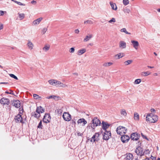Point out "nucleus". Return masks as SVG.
Listing matches in <instances>:
<instances>
[{"instance_id": "obj_1", "label": "nucleus", "mask_w": 160, "mask_h": 160, "mask_svg": "<svg viewBox=\"0 0 160 160\" xmlns=\"http://www.w3.org/2000/svg\"><path fill=\"white\" fill-rule=\"evenodd\" d=\"M91 122V123L88 124L87 128H90L91 127L93 130L94 129L95 127L100 125L101 123L100 120L97 118H95L92 119Z\"/></svg>"}, {"instance_id": "obj_2", "label": "nucleus", "mask_w": 160, "mask_h": 160, "mask_svg": "<svg viewBox=\"0 0 160 160\" xmlns=\"http://www.w3.org/2000/svg\"><path fill=\"white\" fill-rule=\"evenodd\" d=\"M158 116L151 113L148 114L146 117V121L151 123H155L158 121Z\"/></svg>"}, {"instance_id": "obj_3", "label": "nucleus", "mask_w": 160, "mask_h": 160, "mask_svg": "<svg viewBox=\"0 0 160 160\" xmlns=\"http://www.w3.org/2000/svg\"><path fill=\"white\" fill-rule=\"evenodd\" d=\"M116 131L118 134L122 135L126 133L127 129L124 127L119 126L117 128Z\"/></svg>"}, {"instance_id": "obj_4", "label": "nucleus", "mask_w": 160, "mask_h": 160, "mask_svg": "<svg viewBox=\"0 0 160 160\" xmlns=\"http://www.w3.org/2000/svg\"><path fill=\"white\" fill-rule=\"evenodd\" d=\"M135 152L138 155L142 156L144 155L143 149L140 146L136 148Z\"/></svg>"}, {"instance_id": "obj_5", "label": "nucleus", "mask_w": 160, "mask_h": 160, "mask_svg": "<svg viewBox=\"0 0 160 160\" xmlns=\"http://www.w3.org/2000/svg\"><path fill=\"white\" fill-rule=\"evenodd\" d=\"M111 137V133L110 131H105L103 134V139L105 140H108Z\"/></svg>"}, {"instance_id": "obj_6", "label": "nucleus", "mask_w": 160, "mask_h": 160, "mask_svg": "<svg viewBox=\"0 0 160 160\" xmlns=\"http://www.w3.org/2000/svg\"><path fill=\"white\" fill-rule=\"evenodd\" d=\"M64 120L66 121H69L71 119L70 115L67 112H64L62 115Z\"/></svg>"}, {"instance_id": "obj_7", "label": "nucleus", "mask_w": 160, "mask_h": 160, "mask_svg": "<svg viewBox=\"0 0 160 160\" xmlns=\"http://www.w3.org/2000/svg\"><path fill=\"white\" fill-rule=\"evenodd\" d=\"M140 137L139 134L137 133L134 132L130 136V138L133 140L137 141Z\"/></svg>"}, {"instance_id": "obj_8", "label": "nucleus", "mask_w": 160, "mask_h": 160, "mask_svg": "<svg viewBox=\"0 0 160 160\" xmlns=\"http://www.w3.org/2000/svg\"><path fill=\"white\" fill-rule=\"evenodd\" d=\"M0 103L3 105H8L10 103L9 99L3 98L0 100Z\"/></svg>"}, {"instance_id": "obj_9", "label": "nucleus", "mask_w": 160, "mask_h": 160, "mask_svg": "<svg viewBox=\"0 0 160 160\" xmlns=\"http://www.w3.org/2000/svg\"><path fill=\"white\" fill-rule=\"evenodd\" d=\"M51 118L50 115L49 114H46L44 116L42 121L45 123L49 122Z\"/></svg>"}, {"instance_id": "obj_10", "label": "nucleus", "mask_w": 160, "mask_h": 160, "mask_svg": "<svg viewBox=\"0 0 160 160\" xmlns=\"http://www.w3.org/2000/svg\"><path fill=\"white\" fill-rule=\"evenodd\" d=\"M130 139L129 136L127 135H124L122 136L121 138V141L123 143L127 142Z\"/></svg>"}, {"instance_id": "obj_11", "label": "nucleus", "mask_w": 160, "mask_h": 160, "mask_svg": "<svg viewBox=\"0 0 160 160\" xmlns=\"http://www.w3.org/2000/svg\"><path fill=\"white\" fill-rule=\"evenodd\" d=\"M14 119L16 122L23 123L21 115L20 114L17 115L15 117Z\"/></svg>"}, {"instance_id": "obj_12", "label": "nucleus", "mask_w": 160, "mask_h": 160, "mask_svg": "<svg viewBox=\"0 0 160 160\" xmlns=\"http://www.w3.org/2000/svg\"><path fill=\"white\" fill-rule=\"evenodd\" d=\"M131 42L132 43L133 47L136 49L137 50L139 46V43L138 41L134 40H132Z\"/></svg>"}, {"instance_id": "obj_13", "label": "nucleus", "mask_w": 160, "mask_h": 160, "mask_svg": "<svg viewBox=\"0 0 160 160\" xmlns=\"http://www.w3.org/2000/svg\"><path fill=\"white\" fill-rule=\"evenodd\" d=\"M126 47V43L124 41H120L119 42V48L121 49H124Z\"/></svg>"}, {"instance_id": "obj_14", "label": "nucleus", "mask_w": 160, "mask_h": 160, "mask_svg": "<svg viewBox=\"0 0 160 160\" xmlns=\"http://www.w3.org/2000/svg\"><path fill=\"white\" fill-rule=\"evenodd\" d=\"M12 105L16 108H18L21 106V102L18 100H14L12 103Z\"/></svg>"}, {"instance_id": "obj_15", "label": "nucleus", "mask_w": 160, "mask_h": 160, "mask_svg": "<svg viewBox=\"0 0 160 160\" xmlns=\"http://www.w3.org/2000/svg\"><path fill=\"white\" fill-rule=\"evenodd\" d=\"M124 56L125 54L123 52H120L115 55L114 57L116 59H118L122 58L124 57Z\"/></svg>"}, {"instance_id": "obj_16", "label": "nucleus", "mask_w": 160, "mask_h": 160, "mask_svg": "<svg viewBox=\"0 0 160 160\" xmlns=\"http://www.w3.org/2000/svg\"><path fill=\"white\" fill-rule=\"evenodd\" d=\"M126 155L125 157L126 160H133V156L132 154L128 153L126 154Z\"/></svg>"}, {"instance_id": "obj_17", "label": "nucleus", "mask_w": 160, "mask_h": 160, "mask_svg": "<svg viewBox=\"0 0 160 160\" xmlns=\"http://www.w3.org/2000/svg\"><path fill=\"white\" fill-rule=\"evenodd\" d=\"M78 124L82 123V126H84L87 123V121L83 118L79 119L77 121Z\"/></svg>"}, {"instance_id": "obj_18", "label": "nucleus", "mask_w": 160, "mask_h": 160, "mask_svg": "<svg viewBox=\"0 0 160 160\" xmlns=\"http://www.w3.org/2000/svg\"><path fill=\"white\" fill-rule=\"evenodd\" d=\"M110 126V125L108 123L104 121L102 122V128L105 131L106 130V129Z\"/></svg>"}, {"instance_id": "obj_19", "label": "nucleus", "mask_w": 160, "mask_h": 160, "mask_svg": "<svg viewBox=\"0 0 160 160\" xmlns=\"http://www.w3.org/2000/svg\"><path fill=\"white\" fill-rule=\"evenodd\" d=\"M42 18H40L33 21L32 22L33 25H35L39 24L40 22L42 20Z\"/></svg>"}, {"instance_id": "obj_20", "label": "nucleus", "mask_w": 160, "mask_h": 160, "mask_svg": "<svg viewBox=\"0 0 160 160\" xmlns=\"http://www.w3.org/2000/svg\"><path fill=\"white\" fill-rule=\"evenodd\" d=\"M44 111L42 107L40 106L37 107L36 110V112L37 113H39L40 114V113H42Z\"/></svg>"}, {"instance_id": "obj_21", "label": "nucleus", "mask_w": 160, "mask_h": 160, "mask_svg": "<svg viewBox=\"0 0 160 160\" xmlns=\"http://www.w3.org/2000/svg\"><path fill=\"white\" fill-rule=\"evenodd\" d=\"M57 80L55 79H51L48 81L49 84L51 85L56 86Z\"/></svg>"}, {"instance_id": "obj_22", "label": "nucleus", "mask_w": 160, "mask_h": 160, "mask_svg": "<svg viewBox=\"0 0 160 160\" xmlns=\"http://www.w3.org/2000/svg\"><path fill=\"white\" fill-rule=\"evenodd\" d=\"M110 5L112 9L114 10H116L117 9V8L116 4L112 2H110Z\"/></svg>"}, {"instance_id": "obj_23", "label": "nucleus", "mask_w": 160, "mask_h": 160, "mask_svg": "<svg viewBox=\"0 0 160 160\" xmlns=\"http://www.w3.org/2000/svg\"><path fill=\"white\" fill-rule=\"evenodd\" d=\"M27 46H28V48L31 50L33 49L34 47V45L32 43L29 41H28V42L27 43Z\"/></svg>"}, {"instance_id": "obj_24", "label": "nucleus", "mask_w": 160, "mask_h": 160, "mask_svg": "<svg viewBox=\"0 0 160 160\" xmlns=\"http://www.w3.org/2000/svg\"><path fill=\"white\" fill-rule=\"evenodd\" d=\"M86 52V49L85 48H82L78 50V55H81Z\"/></svg>"}, {"instance_id": "obj_25", "label": "nucleus", "mask_w": 160, "mask_h": 160, "mask_svg": "<svg viewBox=\"0 0 160 160\" xmlns=\"http://www.w3.org/2000/svg\"><path fill=\"white\" fill-rule=\"evenodd\" d=\"M92 35L91 34H89V36H86L85 38L84 39L83 41L86 42L89 40L91 38H92Z\"/></svg>"}, {"instance_id": "obj_26", "label": "nucleus", "mask_w": 160, "mask_h": 160, "mask_svg": "<svg viewBox=\"0 0 160 160\" xmlns=\"http://www.w3.org/2000/svg\"><path fill=\"white\" fill-rule=\"evenodd\" d=\"M50 48V46L49 45H45L44 47L42 48V50L45 51H48Z\"/></svg>"}, {"instance_id": "obj_27", "label": "nucleus", "mask_w": 160, "mask_h": 160, "mask_svg": "<svg viewBox=\"0 0 160 160\" xmlns=\"http://www.w3.org/2000/svg\"><path fill=\"white\" fill-rule=\"evenodd\" d=\"M134 118L135 120H139V115L138 113L135 112L134 114Z\"/></svg>"}, {"instance_id": "obj_28", "label": "nucleus", "mask_w": 160, "mask_h": 160, "mask_svg": "<svg viewBox=\"0 0 160 160\" xmlns=\"http://www.w3.org/2000/svg\"><path fill=\"white\" fill-rule=\"evenodd\" d=\"M150 74L151 73L149 71L144 72H142L141 75L145 77Z\"/></svg>"}, {"instance_id": "obj_29", "label": "nucleus", "mask_w": 160, "mask_h": 160, "mask_svg": "<svg viewBox=\"0 0 160 160\" xmlns=\"http://www.w3.org/2000/svg\"><path fill=\"white\" fill-rule=\"evenodd\" d=\"M120 113L121 115L126 116L127 115V113L126 110L124 109H122L121 110Z\"/></svg>"}, {"instance_id": "obj_30", "label": "nucleus", "mask_w": 160, "mask_h": 160, "mask_svg": "<svg viewBox=\"0 0 160 160\" xmlns=\"http://www.w3.org/2000/svg\"><path fill=\"white\" fill-rule=\"evenodd\" d=\"M120 31L121 32H124L126 34H129V35L131 34V33L130 32H128L127 31L126 28H122V29H121L120 30Z\"/></svg>"}, {"instance_id": "obj_31", "label": "nucleus", "mask_w": 160, "mask_h": 160, "mask_svg": "<svg viewBox=\"0 0 160 160\" xmlns=\"http://www.w3.org/2000/svg\"><path fill=\"white\" fill-rule=\"evenodd\" d=\"M113 64V63L111 62H105L103 64V66L104 67H107L112 65Z\"/></svg>"}, {"instance_id": "obj_32", "label": "nucleus", "mask_w": 160, "mask_h": 160, "mask_svg": "<svg viewBox=\"0 0 160 160\" xmlns=\"http://www.w3.org/2000/svg\"><path fill=\"white\" fill-rule=\"evenodd\" d=\"M11 0L13 2L15 3H16L17 4H18V5H19L23 6H25V4L22 3L20 2L17 1L15 0Z\"/></svg>"}, {"instance_id": "obj_33", "label": "nucleus", "mask_w": 160, "mask_h": 160, "mask_svg": "<svg viewBox=\"0 0 160 160\" xmlns=\"http://www.w3.org/2000/svg\"><path fill=\"white\" fill-rule=\"evenodd\" d=\"M132 62V60H128L125 61L124 63L126 65H128L131 64Z\"/></svg>"}, {"instance_id": "obj_34", "label": "nucleus", "mask_w": 160, "mask_h": 160, "mask_svg": "<svg viewBox=\"0 0 160 160\" xmlns=\"http://www.w3.org/2000/svg\"><path fill=\"white\" fill-rule=\"evenodd\" d=\"M18 14H19V17L20 18L21 20H22L24 18L25 15L24 13L20 14L18 13Z\"/></svg>"}, {"instance_id": "obj_35", "label": "nucleus", "mask_w": 160, "mask_h": 160, "mask_svg": "<svg viewBox=\"0 0 160 160\" xmlns=\"http://www.w3.org/2000/svg\"><path fill=\"white\" fill-rule=\"evenodd\" d=\"M68 86V85L66 84H64L61 82V84L59 85V87L62 88H66Z\"/></svg>"}, {"instance_id": "obj_36", "label": "nucleus", "mask_w": 160, "mask_h": 160, "mask_svg": "<svg viewBox=\"0 0 160 160\" xmlns=\"http://www.w3.org/2000/svg\"><path fill=\"white\" fill-rule=\"evenodd\" d=\"M84 23L85 24L86 23L92 24L93 23V22L91 20H88L87 21H85L84 22Z\"/></svg>"}, {"instance_id": "obj_37", "label": "nucleus", "mask_w": 160, "mask_h": 160, "mask_svg": "<svg viewBox=\"0 0 160 160\" xmlns=\"http://www.w3.org/2000/svg\"><path fill=\"white\" fill-rule=\"evenodd\" d=\"M141 82V80L140 79H138L135 80L134 81V84H138Z\"/></svg>"}, {"instance_id": "obj_38", "label": "nucleus", "mask_w": 160, "mask_h": 160, "mask_svg": "<svg viewBox=\"0 0 160 160\" xmlns=\"http://www.w3.org/2000/svg\"><path fill=\"white\" fill-rule=\"evenodd\" d=\"M96 137L95 136V135H94L92 138L91 139V142H94L96 141Z\"/></svg>"}, {"instance_id": "obj_39", "label": "nucleus", "mask_w": 160, "mask_h": 160, "mask_svg": "<svg viewBox=\"0 0 160 160\" xmlns=\"http://www.w3.org/2000/svg\"><path fill=\"white\" fill-rule=\"evenodd\" d=\"M123 2L124 5H127L129 4V1L128 0H123Z\"/></svg>"}, {"instance_id": "obj_40", "label": "nucleus", "mask_w": 160, "mask_h": 160, "mask_svg": "<svg viewBox=\"0 0 160 160\" xmlns=\"http://www.w3.org/2000/svg\"><path fill=\"white\" fill-rule=\"evenodd\" d=\"M33 96L34 98L35 99H38V98H41V97H40L39 95L37 94H33Z\"/></svg>"}, {"instance_id": "obj_41", "label": "nucleus", "mask_w": 160, "mask_h": 160, "mask_svg": "<svg viewBox=\"0 0 160 160\" xmlns=\"http://www.w3.org/2000/svg\"><path fill=\"white\" fill-rule=\"evenodd\" d=\"M48 29L47 28H43L42 30V33L44 34L47 31Z\"/></svg>"}, {"instance_id": "obj_42", "label": "nucleus", "mask_w": 160, "mask_h": 160, "mask_svg": "<svg viewBox=\"0 0 160 160\" xmlns=\"http://www.w3.org/2000/svg\"><path fill=\"white\" fill-rule=\"evenodd\" d=\"M9 75V76L11 77L14 78L16 80L18 79V78L16 76H15L14 74H10Z\"/></svg>"}, {"instance_id": "obj_43", "label": "nucleus", "mask_w": 160, "mask_h": 160, "mask_svg": "<svg viewBox=\"0 0 160 160\" xmlns=\"http://www.w3.org/2000/svg\"><path fill=\"white\" fill-rule=\"evenodd\" d=\"M38 128L42 129V122L41 121L37 127Z\"/></svg>"}, {"instance_id": "obj_44", "label": "nucleus", "mask_w": 160, "mask_h": 160, "mask_svg": "<svg viewBox=\"0 0 160 160\" xmlns=\"http://www.w3.org/2000/svg\"><path fill=\"white\" fill-rule=\"evenodd\" d=\"M13 91L11 90H9V91H6L5 92V93L8 94H11L14 95V94L12 92Z\"/></svg>"}, {"instance_id": "obj_45", "label": "nucleus", "mask_w": 160, "mask_h": 160, "mask_svg": "<svg viewBox=\"0 0 160 160\" xmlns=\"http://www.w3.org/2000/svg\"><path fill=\"white\" fill-rule=\"evenodd\" d=\"M94 135L96 137V138L97 139L96 141H98L99 139L98 137L99 136V133L98 132L95 133Z\"/></svg>"}, {"instance_id": "obj_46", "label": "nucleus", "mask_w": 160, "mask_h": 160, "mask_svg": "<svg viewBox=\"0 0 160 160\" xmlns=\"http://www.w3.org/2000/svg\"><path fill=\"white\" fill-rule=\"evenodd\" d=\"M60 97L57 96L53 95V99H54L56 101H58V100H59L60 99Z\"/></svg>"}, {"instance_id": "obj_47", "label": "nucleus", "mask_w": 160, "mask_h": 160, "mask_svg": "<svg viewBox=\"0 0 160 160\" xmlns=\"http://www.w3.org/2000/svg\"><path fill=\"white\" fill-rule=\"evenodd\" d=\"M123 11L125 13H129L130 12V10L129 8H126Z\"/></svg>"}, {"instance_id": "obj_48", "label": "nucleus", "mask_w": 160, "mask_h": 160, "mask_svg": "<svg viewBox=\"0 0 160 160\" xmlns=\"http://www.w3.org/2000/svg\"><path fill=\"white\" fill-rule=\"evenodd\" d=\"M116 22V20L114 18H112L110 20L108 21L109 23L112 22Z\"/></svg>"}, {"instance_id": "obj_49", "label": "nucleus", "mask_w": 160, "mask_h": 160, "mask_svg": "<svg viewBox=\"0 0 160 160\" xmlns=\"http://www.w3.org/2000/svg\"><path fill=\"white\" fill-rule=\"evenodd\" d=\"M75 51V49L73 48H71L69 50V52L71 53H73Z\"/></svg>"}, {"instance_id": "obj_50", "label": "nucleus", "mask_w": 160, "mask_h": 160, "mask_svg": "<svg viewBox=\"0 0 160 160\" xmlns=\"http://www.w3.org/2000/svg\"><path fill=\"white\" fill-rule=\"evenodd\" d=\"M40 116V114L39 113H35L34 117L37 118H38Z\"/></svg>"}, {"instance_id": "obj_51", "label": "nucleus", "mask_w": 160, "mask_h": 160, "mask_svg": "<svg viewBox=\"0 0 160 160\" xmlns=\"http://www.w3.org/2000/svg\"><path fill=\"white\" fill-rule=\"evenodd\" d=\"M56 82V86L59 87V85L61 84V82L59 81H58V80H57V82Z\"/></svg>"}, {"instance_id": "obj_52", "label": "nucleus", "mask_w": 160, "mask_h": 160, "mask_svg": "<svg viewBox=\"0 0 160 160\" xmlns=\"http://www.w3.org/2000/svg\"><path fill=\"white\" fill-rule=\"evenodd\" d=\"M144 154H147L150 153V152L149 150L148 149L146 150L144 152Z\"/></svg>"}, {"instance_id": "obj_53", "label": "nucleus", "mask_w": 160, "mask_h": 160, "mask_svg": "<svg viewBox=\"0 0 160 160\" xmlns=\"http://www.w3.org/2000/svg\"><path fill=\"white\" fill-rule=\"evenodd\" d=\"M6 12V11H0V16H2L4 14V12Z\"/></svg>"}, {"instance_id": "obj_54", "label": "nucleus", "mask_w": 160, "mask_h": 160, "mask_svg": "<svg viewBox=\"0 0 160 160\" xmlns=\"http://www.w3.org/2000/svg\"><path fill=\"white\" fill-rule=\"evenodd\" d=\"M74 32L76 34H78L79 32V31L78 29H76L74 30Z\"/></svg>"}, {"instance_id": "obj_55", "label": "nucleus", "mask_w": 160, "mask_h": 160, "mask_svg": "<svg viewBox=\"0 0 160 160\" xmlns=\"http://www.w3.org/2000/svg\"><path fill=\"white\" fill-rule=\"evenodd\" d=\"M31 3L32 4L35 5L37 3V2L34 0H32L31 2Z\"/></svg>"}, {"instance_id": "obj_56", "label": "nucleus", "mask_w": 160, "mask_h": 160, "mask_svg": "<svg viewBox=\"0 0 160 160\" xmlns=\"http://www.w3.org/2000/svg\"><path fill=\"white\" fill-rule=\"evenodd\" d=\"M3 28V25L1 23H0V30L2 29Z\"/></svg>"}, {"instance_id": "obj_57", "label": "nucleus", "mask_w": 160, "mask_h": 160, "mask_svg": "<svg viewBox=\"0 0 160 160\" xmlns=\"http://www.w3.org/2000/svg\"><path fill=\"white\" fill-rule=\"evenodd\" d=\"M62 110L61 109H59L58 111V114H61L62 113Z\"/></svg>"}, {"instance_id": "obj_58", "label": "nucleus", "mask_w": 160, "mask_h": 160, "mask_svg": "<svg viewBox=\"0 0 160 160\" xmlns=\"http://www.w3.org/2000/svg\"><path fill=\"white\" fill-rule=\"evenodd\" d=\"M53 95H52V96H51L48 97H47L46 98L48 99H51V98H53Z\"/></svg>"}, {"instance_id": "obj_59", "label": "nucleus", "mask_w": 160, "mask_h": 160, "mask_svg": "<svg viewBox=\"0 0 160 160\" xmlns=\"http://www.w3.org/2000/svg\"><path fill=\"white\" fill-rule=\"evenodd\" d=\"M141 135H142V137L144 138H146V139H147V137L144 135H143V134L142 133H141Z\"/></svg>"}, {"instance_id": "obj_60", "label": "nucleus", "mask_w": 160, "mask_h": 160, "mask_svg": "<svg viewBox=\"0 0 160 160\" xmlns=\"http://www.w3.org/2000/svg\"><path fill=\"white\" fill-rule=\"evenodd\" d=\"M151 111L152 112H155V110L154 109V108H152L151 109Z\"/></svg>"}, {"instance_id": "obj_61", "label": "nucleus", "mask_w": 160, "mask_h": 160, "mask_svg": "<svg viewBox=\"0 0 160 160\" xmlns=\"http://www.w3.org/2000/svg\"><path fill=\"white\" fill-rule=\"evenodd\" d=\"M151 158L152 160H155L156 158L154 157H152V156H151Z\"/></svg>"}, {"instance_id": "obj_62", "label": "nucleus", "mask_w": 160, "mask_h": 160, "mask_svg": "<svg viewBox=\"0 0 160 160\" xmlns=\"http://www.w3.org/2000/svg\"><path fill=\"white\" fill-rule=\"evenodd\" d=\"M8 83V82H1L0 83V84H6Z\"/></svg>"}, {"instance_id": "obj_63", "label": "nucleus", "mask_w": 160, "mask_h": 160, "mask_svg": "<svg viewBox=\"0 0 160 160\" xmlns=\"http://www.w3.org/2000/svg\"><path fill=\"white\" fill-rule=\"evenodd\" d=\"M147 67H148V68H154L153 67H151V66H148Z\"/></svg>"}, {"instance_id": "obj_64", "label": "nucleus", "mask_w": 160, "mask_h": 160, "mask_svg": "<svg viewBox=\"0 0 160 160\" xmlns=\"http://www.w3.org/2000/svg\"><path fill=\"white\" fill-rule=\"evenodd\" d=\"M158 12H160V8H158L157 9Z\"/></svg>"}]
</instances>
